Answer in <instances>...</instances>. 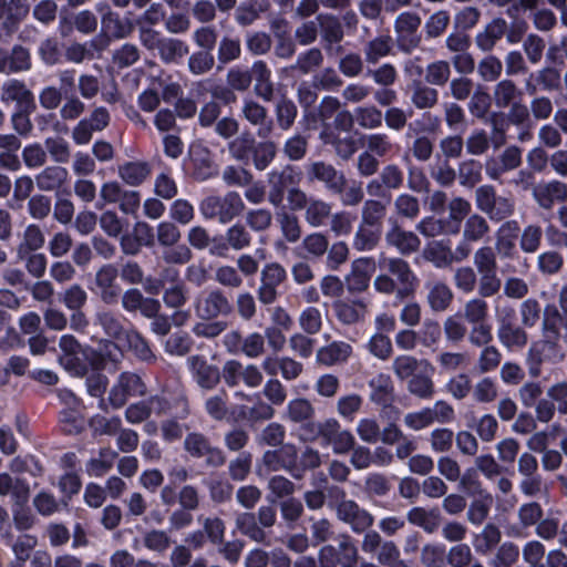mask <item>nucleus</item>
<instances>
[{"instance_id": "obj_1", "label": "nucleus", "mask_w": 567, "mask_h": 567, "mask_svg": "<svg viewBox=\"0 0 567 567\" xmlns=\"http://www.w3.org/2000/svg\"><path fill=\"white\" fill-rule=\"evenodd\" d=\"M567 331L560 326L542 320V338L532 342L527 352L529 372L534 377L540 374V365L559 364L566 359Z\"/></svg>"}, {"instance_id": "obj_2", "label": "nucleus", "mask_w": 567, "mask_h": 567, "mask_svg": "<svg viewBox=\"0 0 567 567\" xmlns=\"http://www.w3.org/2000/svg\"><path fill=\"white\" fill-rule=\"evenodd\" d=\"M289 209L292 212L303 209L305 220L312 227L327 224L332 214V204L321 198L309 196L299 187H291L287 193Z\"/></svg>"}, {"instance_id": "obj_3", "label": "nucleus", "mask_w": 567, "mask_h": 567, "mask_svg": "<svg viewBox=\"0 0 567 567\" xmlns=\"http://www.w3.org/2000/svg\"><path fill=\"white\" fill-rule=\"evenodd\" d=\"M421 16L414 11L399 13L393 22L394 41L398 50L403 54H412L422 43L420 28Z\"/></svg>"}, {"instance_id": "obj_4", "label": "nucleus", "mask_w": 567, "mask_h": 567, "mask_svg": "<svg viewBox=\"0 0 567 567\" xmlns=\"http://www.w3.org/2000/svg\"><path fill=\"white\" fill-rule=\"evenodd\" d=\"M245 209V204L237 192H228L224 196L209 195L199 204V210L205 218L228 223Z\"/></svg>"}, {"instance_id": "obj_5", "label": "nucleus", "mask_w": 567, "mask_h": 567, "mask_svg": "<svg viewBox=\"0 0 567 567\" xmlns=\"http://www.w3.org/2000/svg\"><path fill=\"white\" fill-rule=\"evenodd\" d=\"M497 338L507 350H522L528 342V334L515 322V310L509 307L496 308Z\"/></svg>"}, {"instance_id": "obj_6", "label": "nucleus", "mask_w": 567, "mask_h": 567, "mask_svg": "<svg viewBox=\"0 0 567 567\" xmlns=\"http://www.w3.org/2000/svg\"><path fill=\"white\" fill-rule=\"evenodd\" d=\"M297 449L293 444H286L280 450H268L262 454L258 464V474L286 471L295 478H301L300 467L297 465Z\"/></svg>"}, {"instance_id": "obj_7", "label": "nucleus", "mask_w": 567, "mask_h": 567, "mask_svg": "<svg viewBox=\"0 0 567 567\" xmlns=\"http://www.w3.org/2000/svg\"><path fill=\"white\" fill-rule=\"evenodd\" d=\"M475 202L480 210L496 220L507 218L513 214L515 208L513 197L497 195L492 185H482L476 188Z\"/></svg>"}, {"instance_id": "obj_8", "label": "nucleus", "mask_w": 567, "mask_h": 567, "mask_svg": "<svg viewBox=\"0 0 567 567\" xmlns=\"http://www.w3.org/2000/svg\"><path fill=\"white\" fill-rule=\"evenodd\" d=\"M321 567H355L358 548L349 535H342L338 546L324 545L318 551Z\"/></svg>"}, {"instance_id": "obj_9", "label": "nucleus", "mask_w": 567, "mask_h": 567, "mask_svg": "<svg viewBox=\"0 0 567 567\" xmlns=\"http://www.w3.org/2000/svg\"><path fill=\"white\" fill-rule=\"evenodd\" d=\"M239 115L256 128L258 138H268L274 134L275 120L270 116L268 109L255 99H243Z\"/></svg>"}, {"instance_id": "obj_10", "label": "nucleus", "mask_w": 567, "mask_h": 567, "mask_svg": "<svg viewBox=\"0 0 567 567\" xmlns=\"http://www.w3.org/2000/svg\"><path fill=\"white\" fill-rule=\"evenodd\" d=\"M316 21L326 53L329 56L341 54L343 47L340 43L344 38V30L340 19L331 13H319Z\"/></svg>"}, {"instance_id": "obj_11", "label": "nucleus", "mask_w": 567, "mask_h": 567, "mask_svg": "<svg viewBox=\"0 0 567 567\" xmlns=\"http://www.w3.org/2000/svg\"><path fill=\"white\" fill-rule=\"evenodd\" d=\"M336 516L355 534H362L374 523V516L353 499H341L336 506Z\"/></svg>"}, {"instance_id": "obj_12", "label": "nucleus", "mask_w": 567, "mask_h": 567, "mask_svg": "<svg viewBox=\"0 0 567 567\" xmlns=\"http://www.w3.org/2000/svg\"><path fill=\"white\" fill-rule=\"evenodd\" d=\"M305 168L310 183H321L331 193L340 194L347 185L344 174L324 161L309 162Z\"/></svg>"}, {"instance_id": "obj_13", "label": "nucleus", "mask_w": 567, "mask_h": 567, "mask_svg": "<svg viewBox=\"0 0 567 567\" xmlns=\"http://www.w3.org/2000/svg\"><path fill=\"white\" fill-rule=\"evenodd\" d=\"M146 385L136 373L123 372L109 393V401L114 409L122 408L130 398L146 394Z\"/></svg>"}, {"instance_id": "obj_14", "label": "nucleus", "mask_w": 567, "mask_h": 567, "mask_svg": "<svg viewBox=\"0 0 567 567\" xmlns=\"http://www.w3.org/2000/svg\"><path fill=\"white\" fill-rule=\"evenodd\" d=\"M184 450L195 458H205L208 466H221L226 457L219 447L213 446L202 433H188L184 440Z\"/></svg>"}, {"instance_id": "obj_15", "label": "nucleus", "mask_w": 567, "mask_h": 567, "mask_svg": "<svg viewBox=\"0 0 567 567\" xmlns=\"http://www.w3.org/2000/svg\"><path fill=\"white\" fill-rule=\"evenodd\" d=\"M233 306L223 291L215 289L199 296L195 301V312L202 319H214L219 316H228Z\"/></svg>"}, {"instance_id": "obj_16", "label": "nucleus", "mask_w": 567, "mask_h": 567, "mask_svg": "<svg viewBox=\"0 0 567 567\" xmlns=\"http://www.w3.org/2000/svg\"><path fill=\"white\" fill-rule=\"evenodd\" d=\"M532 195L540 208L550 210L556 203L567 200V184L558 179L542 182L533 187Z\"/></svg>"}, {"instance_id": "obj_17", "label": "nucleus", "mask_w": 567, "mask_h": 567, "mask_svg": "<svg viewBox=\"0 0 567 567\" xmlns=\"http://www.w3.org/2000/svg\"><path fill=\"white\" fill-rule=\"evenodd\" d=\"M332 309L340 323L353 326L364 320L368 313V301L363 298H342L333 301Z\"/></svg>"}, {"instance_id": "obj_18", "label": "nucleus", "mask_w": 567, "mask_h": 567, "mask_svg": "<svg viewBox=\"0 0 567 567\" xmlns=\"http://www.w3.org/2000/svg\"><path fill=\"white\" fill-rule=\"evenodd\" d=\"M101 13L103 33L114 39L127 38L133 32V23L130 19H122L107 3H99L96 7Z\"/></svg>"}, {"instance_id": "obj_19", "label": "nucleus", "mask_w": 567, "mask_h": 567, "mask_svg": "<svg viewBox=\"0 0 567 567\" xmlns=\"http://www.w3.org/2000/svg\"><path fill=\"white\" fill-rule=\"evenodd\" d=\"M187 367L193 379L202 389L212 390L220 380L219 369L208 363L203 355H190L187 359Z\"/></svg>"}, {"instance_id": "obj_20", "label": "nucleus", "mask_w": 567, "mask_h": 567, "mask_svg": "<svg viewBox=\"0 0 567 567\" xmlns=\"http://www.w3.org/2000/svg\"><path fill=\"white\" fill-rule=\"evenodd\" d=\"M29 10L28 0H0V21L2 28L9 33L14 32L29 14Z\"/></svg>"}, {"instance_id": "obj_21", "label": "nucleus", "mask_w": 567, "mask_h": 567, "mask_svg": "<svg viewBox=\"0 0 567 567\" xmlns=\"http://www.w3.org/2000/svg\"><path fill=\"white\" fill-rule=\"evenodd\" d=\"M69 171L61 165L43 167L35 176V186L40 192H59L69 182Z\"/></svg>"}, {"instance_id": "obj_22", "label": "nucleus", "mask_w": 567, "mask_h": 567, "mask_svg": "<svg viewBox=\"0 0 567 567\" xmlns=\"http://www.w3.org/2000/svg\"><path fill=\"white\" fill-rule=\"evenodd\" d=\"M507 31V22L503 18L489 21L482 31L477 32L474 42L482 52H492L496 44L504 38Z\"/></svg>"}, {"instance_id": "obj_23", "label": "nucleus", "mask_w": 567, "mask_h": 567, "mask_svg": "<svg viewBox=\"0 0 567 567\" xmlns=\"http://www.w3.org/2000/svg\"><path fill=\"white\" fill-rule=\"evenodd\" d=\"M353 348L346 341L336 340L318 349L316 360L324 367L346 363L352 355Z\"/></svg>"}, {"instance_id": "obj_24", "label": "nucleus", "mask_w": 567, "mask_h": 567, "mask_svg": "<svg viewBox=\"0 0 567 567\" xmlns=\"http://www.w3.org/2000/svg\"><path fill=\"white\" fill-rule=\"evenodd\" d=\"M315 415L316 409L306 398L290 400L284 412V419L292 423L301 424L306 433L309 431L308 424L315 422Z\"/></svg>"}, {"instance_id": "obj_25", "label": "nucleus", "mask_w": 567, "mask_h": 567, "mask_svg": "<svg viewBox=\"0 0 567 567\" xmlns=\"http://www.w3.org/2000/svg\"><path fill=\"white\" fill-rule=\"evenodd\" d=\"M252 75L255 94L266 102H270L274 97V83L271 81V71L262 60H257L251 64L249 70Z\"/></svg>"}, {"instance_id": "obj_26", "label": "nucleus", "mask_w": 567, "mask_h": 567, "mask_svg": "<svg viewBox=\"0 0 567 567\" xmlns=\"http://www.w3.org/2000/svg\"><path fill=\"white\" fill-rule=\"evenodd\" d=\"M323 53L319 48H310L299 53L293 64L285 68L282 72L287 74L307 75L313 70L320 68L323 63Z\"/></svg>"}, {"instance_id": "obj_27", "label": "nucleus", "mask_w": 567, "mask_h": 567, "mask_svg": "<svg viewBox=\"0 0 567 567\" xmlns=\"http://www.w3.org/2000/svg\"><path fill=\"white\" fill-rule=\"evenodd\" d=\"M406 520L425 533L433 534L441 525V514L436 508L415 506L406 512Z\"/></svg>"}, {"instance_id": "obj_28", "label": "nucleus", "mask_w": 567, "mask_h": 567, "mask_svg": "<svg viewBox=\"0 0 567 567\" xmlns=\"http://www.w3.org/2000/svg\"><path fill=\"white\" fill-rule=\"evenodd\" d=\"M370 400L378 405H388L394 398V385L391 377L379 373L369 380Z\"/></svg>"}, {"instance_id": "obj_29", "label": "nucleus", "mask_w": 567, "mask_h": 567, "mask_svg": "<svg viewBox=\"0 0 567 567\" xmlns=\"http://www.w3.org/2000/svg\"><path fill=\"white\" fill-rule=\"evenodd\" d=\"M95 323L118 343L122 342L130 329L124 326V318L109 310H99L95 315Z\"/></svg>"}, {"instance_id": "obj_30", "label": "nucleus", "mask_w": 567, "mask_h": 567, "mask_svg": "<svg viewBox=\"0 0 567 567\" xmlns=\"http://www.w3.org/2000/svg\"><path fill=\"white\" fill-rule=\"evenodd\" d=\"M6 545L11 547V550L16 557L14 561L9 565H20L24 566L25 561L30 558L33 549L38 545V538L31 534H21L16 539H13V535L11 534V538L9 540L2 539Z\"/></svg>"}, {"instance_id": "obj_31", "label": "nucleus", "mask_w": 567, "mask_h": 567, "mask_svg": "<svg viewBox=\"0 0 567 567\" xmlns=\"http://www.w3.org/2000/svg\"><path fill=\"white\" fill-rule=\"evenodd\" d=\"M235 524L238 530L249 539L256 543L269 544L268 535L266 530L261 529V526H259L255 513H239L236 516Z\"/></svg>"}, {"instance_id": "obj_32", "label": "nucleus", "mask_w": 567, "mask_h": 567, "mask_svg": "<svg viewBox=\"0 0 567 567\" xmlns=\"http://www.w3.org/2000/svg\"><path fill=\"white\" fill-rule=\"evenodd\" d=\"M156 51L164 63L172 64L178 63L185 58L189 52V48L181 39L163 37Z\"/></svg>"}, {"instance_id": "obj_33", "label": "nucleus", "mask_w": 567, "mask_h": 567, "mask_svg": "<svg viewBox=\"0 0 567 567\" xmlns=\"http://www.w3.org/2000/svg\"><path fill=\"white\" fill-rule=\"evenodd\" d=\"M393 49V39L389 34H379L369 40L363 47L364 61L375 64L388 56Z\"/></svg>"}, {"instance_id": "obj_34", "label": "nucleus", "mask_w": 567, "mask_h": 567, "mask_svg": "<svg viewBox=\"0 0 567 567\" xmlns=\"http://www.w3.org/2000/svg\"><path fill=\"white\" fill-rule=\"evenodd\" d=\"M502 534L494 524H486L480 533L473 535L472 545L480 555L489 554L501 542Z\"/></svg>"}, {"instance_id": "obj_35", "label": "nucleus", "mask_w": 567, "mask_h": 567, "mask_svg": "<svg viewBox=\"0 0 567 567\" xmlns=\"http://www.w3.org/2000/svg\"><path fill=\"white\" fill-rule=\"evenodd\" d=\"M411 103L416 110H431L439 103V91L420 81L412 85Z\"/></svg>"}, {"instance_id": "obj_36", "label": "nucleus", "mask_w": 567, "mask_h": 567, "mask_svg": "<svg viewBox=\"0 0 567 567\" xmlns=\"http://www.w3.org/2000/svg\"><path fill=\"white\" fill-rule=\"evenodd\" d=\"M362 144L367 152H371L378 158H384L394 153L395 144L392 138L383 132L364 135Z\"/></svg>"}, {"instance_id": "obj_37", "label": "nucleus", "mask_w": 567, "mask_h": 567, "mask_svg": "<svg viewBox=\"0 0 567 567\" xmlns=\"http://www.w3.org/2000/svg\"><path fill=\"white\" fill-rule=\"evenodd\" d=\"M381 266L384 269H388L391 274L395 275L398 279L403 285L402 289L398 290V293L401 297H404L410 293L413 281L415 280V277L413 276L412 271L409 269V266L405 261L401 259H386L383 258L381 260Z\"/></svg>"}, {"instance_id": "obj_38", "label": "nucleus", "mask_w": 567, "mask_h": 567, "mask_svg": "<svg viewBox=\"0 0 567 567\" xmlns=\"http://www.w3.org/2000/svg\"><path fill=\"white\" fill-rule=\"evenodd\" d=\"M353 120L360 128L364 131H374L381 127L383 113L374 104L358 106L354 109Z\"/></svg>"}, {"instance_id": "obj_39", "label": "nucleus", "mask_w": 567, "mask_h": 567, "mask_svg": "<svg viewBox=\"0 0 567 567\" xmlns=\"http://www.w3.org/2000/svg\"><path fill=\"white\" fill-rule=\"evenodd\" d=\"M151 174L147 162H126L118 166V176L130 186L141 185Z\"/></svg>"}, {"instance_id": "obj_40", "label": "nucleus", "mask_w": 567, "mask_h": 567, "mask_svg": "<svg viewBox=\"0 0 567 567\" xmlns=\"http://www.w3.org/2000/svg\"><path fill=\"white\" fill-rule=\"evenodd\" d=\"M267 0H248L240 3L235 11V20L241 27L252 24L261 12L268 10Z\"/></svg>"}, {"instance_id": "obj_41", "label": "nucleus", "mask_w": 567, "mask_h": 567, "mask_svg": "<svg viewBox=\"0 0 567 567\" xmlns=\"http://www.w3.org/2000/svg\"><path fill=\"white\" fill-rule=\"evenodd\" d=\"M298 109L296 103L287 96H281L275 104V117L278 127L287 132L289 131L297 118Z\"/></svg>"}, {"instance_id": "obj_42", "label": "nucleus", "mask_w": 567, "mask_h": 567, "mask_svg": "<svg viewBox=\"0 0 567 567\" xmlns=\"http://www.w3.org/2000/svg\"><path fill=\"white\" fill-rule=\"evenodd\" d=\"M256 142L251 152L252 164L257 171H265L277 156V144L268 138Z\"/></svg>"}, {"instance_id": "obj_43", "label": "nucleus", "mask_w": 567, "mask_h": 567, "mask_svg": "<svg viewBox=\"0 0 567 567\" xmlns=\"http://www.w3.org/2000/svg\"><path fill=\"white\" fill-rule=\"evenodd\" d=\"M522 92L511 79H503L493 89V100L498 109H506L520 96Z\"/></svg>"}, {"instance_id": "obj_44", "label": "nucleus", "mask_w": 567, "mask_h": 567, "mask_svg": "<svg viewBox=\"0 0 567 567\" xmlns=\"http://www.w3.org/2000/svg\"><path fill=\"white\" fill-rule=\"evenodd\" d=\"M309 435H302L301 440L309 441L315 440L317 436H321L324 443L328 445L331 440L342 430L340 422L334 417H328L322 422H313L308 424Z\"/></svg>"}, {"instance_id": "obj_45", "label": "nucleus", "mask_w": 567, "mask_h": 567, "mask_svg": "<svg viewBox=\"0 0 567 567\" xmlns=\"http://www.w3.org/2000/svg\"><path fill=\"white\" fill-rule=\"evenodd\" d=\"M452 74L451 63L446 60H435L429 63L424 72V81L432 86H444Z\"/></svg>"}, {"instance_id": "obj_46", "label": "nucleus", "mask_w": 567, "mask_h": 567, "mask_svg": "<svg viewBox=\"0 0 567 567\" xmlns=\"http://www.w3.org/2000/svg\"><path fill=\"white\" fill-rule=\"evenodd\" d=\"M453 299L452 290L443 282H432L427 285V302L432 310L444 311L449 308Z\"/></svg>"}, {"instance_id": "obj_47", "label": "nucleus", "mask_w": 567, "mask_h": 567, "mask_svg": "<svg viewBox=\"0 0 567 567\" xmlns=\"http://www.w3.org/2000/svg\"><path fill=\"white\" fill-rule=\"evenodd\" d=\"M256 144L255 136L246 131L241 134H237L228 143V152L230 156L236 161H247Z\"/></svg>"}, {"instance_id": "obj_48", "label": "nucleus", "mask_w": 567, "mask_h": 567, "mask_svg": "<svg viewBox=\"0 0 567 567\" xmlns=\"http://www.w3.org/2000/svg\"><path fill=\"white\" fill-rule=\"evenodd\" d=\"M498 396L497 382L491 377H483L472 385V399L478 404H488Z\"/></svg>"}, {"instance_id": "obj_49", "label": "nucleus", "mask_w": 567, "mask_h": 567, "mask_svg": "<svg viewBox=\"0 0 567 567\" xmlns=\"http://www.w3.org/2000/svg\"><path fill=\"white\" fill-rule=\"evenodd\" d=\"M117 457V453L111 447L100 450L97 457L91 458L86 463V472L90 476L100 477L107 473Z\"/></svg>"}, {"instance_id": "obj_50", "label": "nucleus", "mask_w": 567, "mask_h": 567, "mask_svg": "<svg viewBox=\"0 0 567 567\" xmlns=\"http://www.w3.org/2000/svg\"><path fill=\"white\" fill-rule=\"evenodd\" d=\"M363 398L358 393H349L338 398L336 402V411L344 421L352 422L357 414L361 411Z\"/></svg>"}, {"instance_id": "obj_51", "label": "nucleus", "mask_w": 567, "mask_h": 567, "mask_svg": "<svg viewBox=\"0 0 567 567\" xmlns=\"http://www.w3.org/2000/svg\"><path fill=\"white\" fill-rule=\"evenodd\" d=\"M215 66V56L208 50L195 51L187 59V70L193 76L208 74Z\"/></svg>"}, {"instance_id": "obj_52", "label": "nucleus", "mask_w": 567, "mask_h": 567, "mask_svg": "<svg viewBox=\"0 0 567 567\" xmlns=\"http://www.w3.org/2000/svg\"><path fill=\"white\" fill-rule=\"evenodd\" d=\"M9 494H11L18 503L25 502L29 495V485L20 478H12L8 473H1L0 496Z\"/></svg>"}, {"instance_id": "obj_53", "label": "nucleus", "mask_w": 567, "mask_h": 567, "mask_svg": "<svg viewBox=\"0 0 567 567\" xmlns=\"http://www.w3.org/2000/svg\"><path fill=\"white\" fill-rule=\"evenodd\" d=\"M493 498L491 494H485L480 498L473 499L467 508L466 518L474 526L482 525L489 515Z\"/></svg>"}, {"instance_id": "obj_54", "label": "nucleus", "mask_w": 567, "mask_h": 567, "mask_svg": "<svg viewBox=\"0 0 567 567\" xmlns=\"http://www.w3.org/2000/svg\"><path fill=\"white\" fill-rule=\"evenodd\" d=\"M197 522L203 526V533L214 545H220L225 538V523L216 516L199 515Z\"/></svg>"}, {"instance_id": "obj_55", "label": "nucleus", "mask_w": 567, "mask_h": 567, "mask_svg": "<svg viewBox=\"0 0 567 567\" xmlns=\"http://www.w3.org/2000/svg\"><path fill=\"white\" fill-rule=\"evenodd\" d=\"M48 155L56 164H66L71 158V146L66 140L60 136H51L44 140Z\"/></svg>"}, {"instance_id": "obj_56", "label": "nucleus", "mask_w": 567, "mask_h": 567, "mask_svg": "<svg viewBox=\"0 0 567 567\" xmlns=\"http://www.w3.org/2000/svg\"><path fill=\"white\" fill-rule=\"evenodd\" d=\"M475 431L477 437L485 443H491L497 436L498 422L493 414L486 413L474 420L473 424H470Z\"/></svg>"}, {"instance_id": "obj_57", "label": "nucleus", "mask_w": 567, "mask_h": 567, "mask_svg": "<svg viewBox=\"0 0 567 567\" xmlns=\"http://www.w3.org/2000/svg\"><path fill=\"white\" fill-rule=\"evenodd\" d=\"M519 557V548L511 542L503 543L489 559V567H513Z\"/></svg>"}, {"instance_id": "obj_58", "label": "nucleus", "mask_w": 567, "mask_h": 567, "mask_svg": "<svg viewBox=\"0 0 567 567\" xmlns=\"http://www.w3.org/2000/svg\"><path fill=\"white\" fill-rule=\"evenodd\" d=\"M31 53L30 50L23 45L16 44L8 52V71L11 73L25 72L31 69Z\"/></svg>"}, {"instance_id": "obj_59", "label": "nucleus", "mask_w": 567, "mask_h": 567, "mask_svg": "<svg viewBox=\"0 0 567 567\" xmlns=\"http://www.w3.org/2000/svg\"><path fill=\"white\" fill-rule=\"evenodd\" d=\"M308 146V137L297 133L285 141L282 145V153L289 161H301L307 155Z\"/></svg>"}, {"instance_id": "obj_60", "label": "nucleus", "mask_w": 567, "mask_h": 567, "mask_svg": "<svg viewBox=\"0 0 567 567\" xmlns=\"http://www.w3.org/2000/svg\"><path fill=\"white\" fill-rule=\"evenodd\" d=\"M206 413L215 421H224L228 419V394L225 391L210 395L205 401Z\"/></svg>"}, {"instance_id": "obj_61", "label": "nucleus", "mask_w": 567, "mask_h": 567, "mask_svg": "<svg viewBox=\"0 0 567 567\" xmlns=\"http://www.w3.org/2000/svg\"><path fill=\"white\" fill-rule=\"evenodd\" d=\"M523 55L530 64H538L546 48L545 40L537 33H528L523 40Z\"/></svg>"}, {"instance_id": "obj_62", "label": "nucleus", "mask_w": 567, "mask_h": 567, "mask_svg": "<svg viewBox=\"0 0 567 567\" xmlns=\"http://www.w3.org/2000/svg\"><path fill=\"white\" fill-rule=\"evenodd\" d=\"M21 156L24 166L29 169L43 167L48 162L45 146L38 142L25 145L22 148Z\"/></svg>"}, {"instance_id": "obj_63", "label": "nucleus", "mask_w": 567, "mask_h": 567, "mask_svg": "<svg viewBox=\"0 0 567 567\" xmlns=\"http://www.w3.org/2000/svg\"><path fill=\"white\" fill-rule=\"evenodd\" d=\"M558 301L561 311L556 306L548 305L545 307L543 318L548 319V321L560 326L564 331H567V285L561 288Z\"/></svg>"}, {"instance_id": "obj_64", "label": "nucleus", "mask_w": 567, "mask_h": 567, "mask_svg": "<svg viewBox=\"0 0 567 567\" xmlns=\"http://www.w3.org/2000/svg\"><path fill=\"white\" fill-rule=\"evenodd\" d=\"M450 13L446 10H437L425 21L424 32L427 39L440 38L450 24Z\"/></svg>"}]
</instances>
